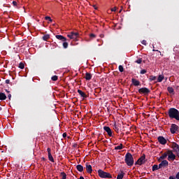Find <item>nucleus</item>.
Returning <instances> with one entry per match:
<instances>
[{"mask_svg": "<svg viewBox=\"0 0 179 179\" xmlns=\"http://www.w3.org/2000/svg\"><path fill=\"white\" fill-rule=\"evenodd\" d=\"M119 71H120L121 73L124 72V67L122 65L119 66Z\"/></svg>", "mask_w": 179, "mask_h": 179, "instance_id": "34", "label": "nucleus"}, {"mask_svg": "<svg viewBox=\"0 0 179 179\" xmlns=\"http://www.w3.org/2000/svg\"><path fill=\"white\" fill-rule=\"evenodd\" d=\"M168 92L169 94H174V89L172 88L171 87H168Z\"/></svg>", "mask_w": 179, "mask_h": 179, "instance_id": "24", "label": "nucleus"}, {"mask_svg": "<svg viewBox=\"0 0 179 179\" xmlns=\"http://www.w3.org/2000/svg\"><path fill=\"white\" fill-rule=\"evenodd\" d=\"M25 67V66L24 65V64L22 62L20 63V65L18 66V68L23 69Z\"/></svg>", "mask_w": 179, "mask_h": 179, "instance_id": "32", "label": "nucleus"}, {"mask_svg": "<svg viewBox=\"0 0 179 179\" xmlns=\"http://www.w3.org/2000/svg\"><path fill=\"white\" fill-rule=\"evenodd\" d=\"M61 176H62V179H66V173H65L64 172H62Z\"/></svg>", "mask_w": 179, "mask_h": 179, "instance_id": "30", "label": "nucleus"}, {"mask_svg": "<svg viewBox=\"0 0 179 179\" xmlns=\"http://www.w3.org/2000/svg\"><path fill=\"white\" fill-rule=\"evenodd\" d=\"M103 131H105L106 133H108V135L109 137H112V130L110 127L105 126L103 127Z\"/></svg>", "mask_w": 179, "mask_h": 179, "instance_id": "11", "label": "nucleus"}, {"mask_svg": "<svg viewBox=\"0 0 179 179\" xmlns=\"http://www.w3.org/2000/svg\"><path fill=\"white\" fill-rule=\"evenodd\" d=\"M6 98L7 96L4 93L0 92V100L1 101L6 100Z\"/></svg>", "mask_w": 179, "mask_h": 179, "instance_id": "19", "label": "nucleus"}, {"mask_svg": "<svg viewBox=\"0 0 179 179\" xmlns=\"http://www.w3.org/2000/svg\"><path fill=\"white\" fill-rule=\"evenodd\" d=\"M57 80H58V76H52V80L57 81Z\"/></svg>", "mask_w": 179, "mask_h": 179, "instance_id": "35", "label": "nucleus"}, {"mask_svg": "<svg viewBox=\"0 0 179 179\" xmlns=\"http://www.w3.org/2000/svg\"><path fill=\"white\" fill-rule=\"evenodd\" d=\"M162 168H159L158 165H153L152 166V171H156L159 169H161Z\"/></svg>", "mask_w": 179, "mask_h": 179, "instance_id": "27", "label": "nucleus"}, {"mask_svg": "<svg viewBox=\"0 0 179 179\" xmlns=\"http://www.w3.org/2000/svg\"><path fill=\"white\" fill-rule=\"evenodd\" d=\"M111 11L115 12V11H117V8L115 7H114V8H111Z\"/></svg>", "mask_w": 179, "mask_h": 179, "instance_id": "43", "label": "nucleus"}, {"mask_svg": "<svg viewBox=\"0 0 179 179\" xmlns=\"http://www.w3.org/2000/svg\"><path fill=\"white\" fill-rule=\"evenodd\" d=\"M76 169H77L78 171H79L80 173H82L83 171V170L85 169L82 165H77Z\"/></svg>", "mask_w": 179, "mask_h": 179, "instance_id": "20", "label": "nucleus"}, {"mask_svg": "<svg viewBox=\"0 0 179 179\" xmlns=\"http://www.w3.org/2000/svg\"><path fill=\"white\" fill-rule=\"evenodd\" d=\"M115 130L116 132L118 133V131H119L120 129H118V127H115Z\"/></svg>", "mask_w": 179, "mask_h": 179, "instance_id": "48", "label": "nucleus"}, {"mask_svg": "<svg viewBox=\"0 0 179 179\" xmlns=\"http://www.w3.org/2000/svg\"><path fill=\"white\" fill-rule=\"evenodd\" d=\"M5 83L7 84V85H9L10 84V80L9 79L6 80Z\"/></svg>", "mask_w": 179, "mask_h": 179, "instance_id": "40", "label": "nucleus"}, {"mask_svg": "<svg viewBox=\"0 0 179 179\" xmlns=\"http://www.w3.org/2000/svg\"><path fill=\"white\" fill-rule=\"evenodd\" d=\"M146 162L145 159V155L143 154V156H141L135 162V165L142 166L143 164H145Z\"/></svg>", "mask_w": 179, "mask_h": 179, "instance_id": "4", "label": "nucleus"}, {"mask_svg": "<svg viewBox=\"0 0 179 179\" xmlns=\"http://www.w3.org/2000/svg\"><path fill=\"white\" fill-rule=\"evenodd\" d=\"M90 37L91 39L95 38H96V34H90Z\"/></svg>", "mask_w": 179, "mask_h": 179, "instance_id": "38", "label": "nucleus"}, {"mask_svg": "<svg viewBox=\"0 0 179 179\" xmlns=\"http://www.w3.org/2000/svg\"><path fill=\"white\" fill-rule=\"evenodd\" d=\"M67 37L70 39L76 41L78 38H79V33L71 32L70 34L67 35Z\"/></svg>", "mask_w": 179, "mask_h": 179, "instance_id": "5", "label": "nucleus"}, {"mask_svg": "<svg viewBox=\"0 0 179 179\" xmlns=\"http://www.w3.org/2000/svg\"><path fill=\"white\" fill-rule=\"evenodd\" d=\"M124 162L127 166H133L134 164V160L133 155L130 152H127L124 157Z\"/></svg>", "mask_w": 179, "mask_h": 179, "instance_id": "2", "label": "nucleus"}, {"mask_svg": "<svg viewBox=\"0 0 179 179\" xmlns=\"http://www.w3.org/2000/svg\"><path fill=\"white\" fill-rule=\"evenodd\" d=\"M12 4H13L14 6H17V3L15 1H13V2H12Z\"/></svg>", "mask_w": 179, "mask_h": 179, "instance_id": "41", "label": "nucleus"}, {"mask_svg": "<svg viewBox=\"0 0 179 179\" xmlns=\"http://www.w3.org/2000/svg\"><path fill=\"white\" fill-rule=\"evenodd\" d=\"M93 8H94V9H95V10H97V9H98V7H97L96 5H93Z\"/></svg>", "mask_w": 179, "mask_h": 179, "instance_id": "50", "label": "nucleus"}, {"mask_svg": "<svg viewBox=\"0 0 179 179\" xmlns=\"http://www.w3.org/2000/svg\"><path fill=\"white\" fill-rule=\"evenodd\" d=\"M178 129V125H176V124H171V133L172 134H175L176 132H177Z\"/></svg>", "mask_w": 179, "mask_h": 179, "instance_id": "9", "label": "nucleus"}, {"mask_svg": "<svg viewBox=\"0 0 179 179\" xmlns=\"http://www.w3.org/2000/svg\"><path fill=\"white\" fill-rule=\"evenodd\" d=\"M85 79L86 80H90L92 79V74L90 73H86V76H85Z\"/></svg>", "mask_w": 179, "mask_h": 179, "instance_id": "21", "label": "nucleus"}, {"mask_svg": "<svg viewBox=\"0 0 179 179\" xmlns=\"http://www.w3.org/2000/svg\"><path fill=\"white\" fill-rule=\"evenodd\" d=\"M80 179H85V178L83 177V176H80Z\"/></svg>", "mask_w": 179, "mask_h": 179, "instance_id": "53", "label": "nucleus"}, {"mask_svg": "<svg viewBox=\"0 0 179 179\" xmlns=\"http://www.w3.org/2000/svg\"><path fill=\"white\" fill-rule=\"evenodd\" d=\"M178 108H179V106H178Z\"/></svg>", "mask_w": 179, "mask_h": 179, "instance_id": "56", "label": "nucleus"}, {"mask_svg": "<svg viewBox=\"0 0 179 179\" xmlns=\"http://www.w3.org/2000/svg\"><path fill=\"white\" fill-rule=\"evenodd\" d=\"M152 51H153V52H155V51L159 52V54H160V55H162V52H159L158 50L153 49Z\"/></svg>", "mask_w": 179, "mask_h": 179, "instance_id": "46", "label": "nucleus"}, {"mask_svg": "<svg viewBox=\"0 0 179 179\" xmlns=\"http://www.w3.org/2000/svg\"><path fill=\"white\" fill-rule=\"evenodd\" d=\"M77 92L80 95V96L83 97V99H86L87 97L86 94L80 90H78Z\"/></svg>", "mask_w": 179, "mask_h": 179, "instance_id": "16", "label": "nucleus"}, {"mask_svg": "<svg viewBox=\"0 0 179 179\" xmlns=\"http://www.w3.org/2000/svg\"><path fill=\"white\" fill-rule=\"evenodd\" d=\"M41 159L43 160V162H47V159H45V157H42Z\"/></svg>", "mask_w": 179, "mask_h": 179, "instance_id": "49", "label": "nucleus"}, {"mask_svg": "<svg viewBox=\"0 0 179 179\" xmlns=\"http://www.w3.org/2000/svg\"><path fill=\"white\" fill-rule=\"evenodd\" d=\"M123 149V144H120L118 146L115 147V150H120Z\"/></svg>", "mask_w": 179, "mask_h": 179, "instance_id": "25", "label": "nucleus"}, {"mask_svg": "<svg viewBox=\"0 0 179 179\" xmlns=\"http://www.w3.org/2000/svg\"><path fill=\"white\" fill-rule=\"evenodd\" d=\"M45 20H48V21H49V22H52V20L51 19V17H48V16H46L45 17Z\"/></svg>", "mask_w": 179, "mask_h": 179, "instance_id": "36", "label": "nucleus"}, {"mask_svg": "<svg viewBox=\"0 0 179 179\" xmlns=\"http://www.w3.org/2000/svg\"><path fill=\"white\" fill-rule=\"evenodd\" d=\"M68 45H69V44L67 42L64 41V43H62V46H64V48H65V49L68 48Z\"/></svg>", "mask_w": 179, "mask_h": 179, "instance_id": "31", "label": "nucleus"}, {"mask_svg": "<svg viewBox=\"0 0 179 179\" xmlns=\"http://www.w3.org/2000/svg\"><path fill=\"white\" fill-rule=\"evenodd\" d=\"M171 148L173 150H174L175 152H179V145L177 144V143H172Z\"/></svg>", "mask_w": 179, "mask_h": 179, "instance_id": "12", "label": "nucleus"}, {"mask_svg": "<svg viewBox=\"0 0 179 179\" xmlns=\"http://www.w3.org/2000/svg\"><path fill=\"white\" fill-rule=\"evenodd\" d=\"M168 155H169L168 151H166V152H164V154L162 156H160L158 161L159 162L161 159L162 160V159H164L167 158Z\"/></svg>", "mask_w": 179, "mask_h": 179, "instance_id": "17", "label": "nucleus"}, {"mask_svg": "<svg viewBox=\"0 0 179 179\" xmlns=\"http://www.w3.org/2000/svg\"><path fill=\"white\" fill-rule=\"evenodd\" d=\"M158 141L160 143V145L167 144V140H166L165 138L162 136L158 137Z\"/></svg>", "mask_w": 179, "mask_h": 179, "instance_id": "10", "label": "nucleus"}, {"mask_svg": "<svg viewBox=\"0 0 179 179\" xmlns=\"http://www.w3.org/2000/svg\"><path fill=\"white\" fill-rule=\"evenodd\" d=\"M169 166V162L167 160L164 159L159 164V169H164Z\"/></svg>", "mask_w": 179, "mask_h": 179, "instance_id": "8", "label": "nucleus"}, {"mask_svg": "<svg viewBox=\"0 0 179 179\" xmlns=\"http://www.w3.org/2000/svg\"><path fill=\"white\" fill-rule=\"evenodd\" d=\"M48 155H51V149H50V148H48Z\"/></svg>", "mask_w": 179, "mask_h": 179, "instance_id": "42", "label": "nucleus"}, {"mask_svg": "<svg viewBox=\"0 0 179 179\" xmlns=\"http://www.w3.org/2000/svg\"><path fill=\"white\" fill-rule=\"evenodd\" d=\"M141 44H143V45H147V42L145 40H143V41H141Z\"/></svg>", "mask_w": 179, "mask_h": 179, "instance_id": "39", "label": "nucleus"}, {"mask_svg": "<svg viewBox=\"0 0 179 179\" xmlns=\"http://www.w3.org/2000/svg\"><path fill=\"white\" fill-rule=\"evenodd\" d=\"M176 159V155L172 152L171 150H168V160L169 162H173Z\"/></svg>", "mask_w": 179, "mask_h": 179, "instance_id": "6", "label": "nucleus"}, {"mask_svg": "<svg viewBox=\"0 0 179 179\" xmlns=\"http://www.w3.org/2000/svg\"><path fill=\"white\" fill-rule=\"evenodd\" d=\"M176 178L179 179V172L178 173H176Z\"/></svg>", "mask_w": 179, "mask_h": 179, "instance_id": "47", "label": "nucleus"}, {"mask_svg": "<svg viewBox=\"0 0 179 179\" xmlns=\"http://www.w3.org/2000/svg\"><path fill=\"white\" fill-rule=\"evenodd\" d=\"M147 73V71L145 70V69H143V70H141V71H140V73L141 74V75H144V74H145Z\"/></svg>", "mask_w": 179, "mask_h": 179, "instance_id": "37", "label": "nucleus"}, {"mask_svg": "<svg viewBox=\"0 0 179 179\" xmlns=\"http://www.w3.org/2000/svg\"><path fill=\"white\" fill-rule=\"evenodd\" d=\"M101 87L95 88V93H96L97 94L101 93Z\"/></svg>", "mask_w": 179, "mask_h": 179, "instance_id": "29", "label": "nucleus"}, {"mask_svg": "<svg viewBox=\"0 0 179 179\" xmlns=\"http://www.w3.org/2000/svg\"><path fill=\"white\" fill-rule=\"evenodd\" d=\"M66 136H67L66 133H64V134H62V137H64V138H66Z\"/></svg>", "mask_w": 179, "mask_h": 179, "instance_id": "45", "label": "nucleus"}, {"mask_svg": "<svg viewBox=\"0 0 179 179\" xmlns=\"http://www.w3.org/2000/svg\"><path fill=\"white\" fill-rule=\"evenodd\" d=\"M86 171L89 174H92V165H90L88 162L86 163Z\"/></svg>", "mask_w": 179, "mask_h": 179, "instance_id": "13", "label": "nucleus"}, {"mask_svg": "<svg viewBox=\"0 0 179 179\" xmlns=\"http://www.w3.org/2000/svg\"><path fill=\"white\" fill-rule=\"evenodd\" d=\"M55 38L62 42H65L67 41L66 38L62 35H56Z\"/></svg>", "mask_w": 179, "mask_h": 179, "instance_id": "14", "label": "nucleus"}, {"mask_svg": "<svg viewBox=\"0 0 179 179\" xmlns=\"http://www.w3.org/2000/svg\"><path fill=\"white\" fill-rule=\"evenodd\" d=\"M8 100H10L12 99V94H8Z\"/></svg>", "mask_w": 179, "mask_h": 179, "instance_id": "44", "label": "nucleus"}, {"mask_svg": "<svg viewBox=\"0 0 179 179\" xmlns=\"http://www.w3.org/2000/svg\"><path fill=\"white\" fill-rule=\"evenodd\" d=\"M78 147V145L76 144V143H75L74 145H73V148H77Z\"/></svg>", "mask_w": 179, "mask_h": 179, "instance_id": "52", "label": "nucleus"}, {"mask_svg": "<svg viewBox=\"0 0 179 179\" xmlns=\"http://www.w3.org/2000/svg\"><path fill=\"white\" fill-rule=\"evenodd\" d=\"M176 178H175L173 176H171V177H169V179H176Z\"/></svg>", "mask_w": 179, "mask_h": 179, "instance_id": "51", "label": "nucleus"}, {"mask_svg": "<svg viewBox=\"0 0 179 179\" xmlns=\"http://www.w3.org/2000/svg\"><path fill=\"white\" fill-rule=\"evenodd\" d=\"M131 84L135 87L141 85L140 81L136 80V78H131Z\"/></svg>", "mask_w": 179, "mask_h": 179, "instance_id": "15", "label": "nucleus"}, {"mask_svg": "<svg viewBox=\"0 0 179 179\" xmlns=\"http://www.w3.org/2000/svg\"><path fill=\"white\" fill-rule=\"evenodd\" d=\"M49 38H50V34H45L43 36V41H47Z\"/></svg>", "mask_w": 179, "mask_h": 179, "instance_id": "23", "label": "nucleus"}, {"mask_svg": "<svg viewBox=\"0 0 179 179\" xmlns=\"http://www.w3.org/2000/svg\"><path fill=\"white\" fill-rule=\"evenodd\" d=\"M143 59L142 58H138L136 61H135V63L141 64H142Z\"/></svg>", "mask_w": 179, "mask_h": 179, "instance_id": "28", "label": "nucleus"}, {"mask_svg": "<svg viewBox=\"0 0 179 179\" xmlns=\"http://www.w3.org/2000/svg\"><path fill=\"white\" fill-rule=\"evenodd\" d=\"M156 79H157V77L153 76H150L149 78L150 81L155 80Z\"/></svg>", "mask_w": 179, "mask_h": 179, "instance_id": "33", "label": "nucleus"}, {"mask_svg": "<svg viewBox=\"0 0 179 179\" xmlns=\"http://www.w3.org/2000/svg\"><path fill=\"white\" fill-rule=\"evenodd\" d=\"M6 92L9 93V92L7 90H5Z\"/></svg>", "mask_w": 179, "mask_h": 179, "instance_id": "54", "label": "nucleus"}, {"mask_svg": "<svg viewBox=\"0 0 179 179\" xmlns=\"http://www.w3.org/2000/svg\"><path fill=\"white\" fill-rule=\"evenodd\" d=\"M121 12H122V9L120 10H119V13H121Z\"/></svg>", "mask_w": 179, "mask_h": 179, "instance_id": "55", "label": "nucleus"}, {"mask_svg": "<svg viewBox=\"0 0 179 179\" xmlns=\"http://www.w3.org/2000/svg\"><path fill=\"white\" fill-rule=\"evenodd\" d=\"M48 159L52 163L55 162L54 157H52V154H48Z\"/></svg>", "mask_w": 179, "mask_h": 179, "instance_id": "26", "label": "nucleus"}, {"mask_svg": "<svg viewBox=\"0 0 179 179\" xmlns=\"http://www.w3.org/2000/svg\"><path fill=\"white\" fill-rule=\"evenodd\" d=\"M168 115L169 118L175 119L176 121H179V111L176 108H169L168 110Z\"/></svg>", "mask_w": 179, "mask_h": 179, "instance_id": "1", "label": "nucleus"}, {"mask_svg": "<svg viewBox=\"0 0 179 179\" xmlns=\"http://www.w3.org/2000/svg\"><path fill=\"white\" fill-rule=\"evenodd\" d=\"M138 93L144 95L148 94L149 93L151 92V91H150V90L146 87L140 88L138 89Z\"/></svg>", "mask_w": 179, "mask_h": 179, "instance_id": "7", "label": "nucleus"}, {"mask_svg": "<svg viewBox=\"0 0 179 179\" xmlns=\"http://www.w3.org/2000/svg\"><path fill=\"white\" fill-rule=\"evenodd\" d=\"M124 176V173L123 171H121V173H118L116 179H123Z\"/></svg>", "mask_w": 179, "mask_h": 179, "instance_id": "22", "label": "nucleus"}, {"mask_svg": "<svg viewBox=\"0 0 179 179\" xmlns=\"http://www.w3.org/2000/svg\"><path fill=\"white\" fill-rule=\"evenodd\" d=\"M163 80H164V76L159 75L157 80V83H161Z\"/></svg>", "mask_w": 179, "mask_h": 179, "instance_id": "18", "label": "nucleus"}, {"mask_svg": "<svg viewBox=\"0 0 179 179\" xmlns=\"http://www.w3.org/2000/svg\"><path fill=\"white\" fill-rule=\"evenodd\" d=\"M97 173L101 178H112V176L110 173L105 172L101 169H99V171H97Z\"/></svg>", "mask_w": 179, "mask_h": 179, "instance_id": "3", "label": "nucleus"}]
</instances>
